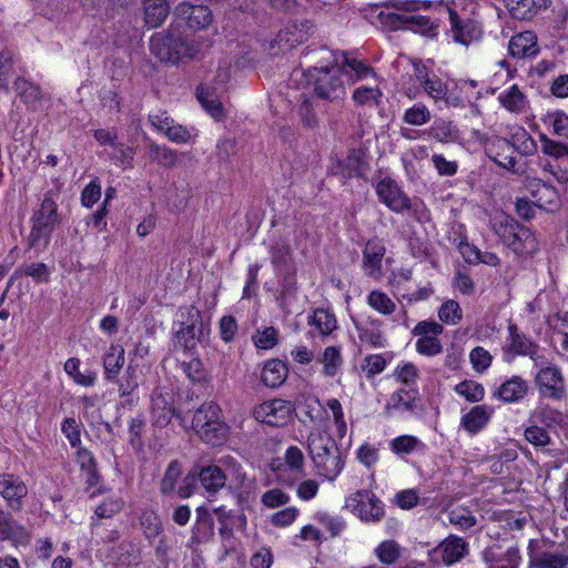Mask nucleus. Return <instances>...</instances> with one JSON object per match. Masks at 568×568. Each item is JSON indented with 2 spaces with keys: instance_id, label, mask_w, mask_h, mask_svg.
I'll list each match as a JSON object with an SVG mask.
<instances>
[{
  "instance_id": "f257e3e1",
  "label": "nucleus",
  "mask_w": 568,
  "mask_h": 568,
  "mask_svg": "<svg viewBox=\"0 0 568 568\" xmlns=\"http://www.w3.org/2000/svg\"><path fill=\"white\" fill-rule=\"evenodd\" d=\"M346 74L344 67L339 65L313 68L307 71L296 69L291 73L290 82L296 88L312 85V91L318 99L338 102L345 95V84L342 77Z\"/></svg>"
},
{
  "instance_id": "f03ea898",
  "label": "nucleus",
  "mask_w": 568,
  "mask_h": 568,
  "mask_svg": "<svg viewBox=\"0 0 568 568\" xmlns=\"http://www.w3.org/2000/svg\"><path fill=\"white\" fill-rule=\"evenodd\" d=\"M308 454L320 476L334 480L343 469V462L335 439L321 429L312 430L307 437Z\"/></svg>"
},
{
  "instance_id": "7ed1b4c3",
  "label": "nucleus",
  "mask_w": 568,
  "mask_h": 568,
  "mask_svg": "<svg viewBox=\"0 0 568 568\" xmlns=\"http://www.w3.org/2000/svg\"><path fill=\"white\" fill-rule=\"evenodd\" d=\"M31 231L28 236L30 248H45L51 235L60 224L61 217L58 213V204L49 194H45L38 210L31 216Z\"/></svg>"
},
{
  "instance_id": "20e7f679",
  "label": "nucleus",
  "mask_w": 568,
  "mask_h": 568,
  "mask_svg": "<svg viewBox=\"0 0 568 568\" xmlns=\"http://www.w3.org/2000/svg\"><path fill=\"white\" fill-rule=\"evenodd\" d=\"M150 50L160 61L172 63L179 62L184 57L192 58L196 53L195 47L174 29L153 34L150 40Z\"/></svg>"
},
{
  "instance_id": "39448f33",
  "label": "nucleus",
  "mask_w": 568,
  "mask_h": 568,
  "mask_svg": "<svg viewBox=\"0 0 568 568\" xmlns=\"http://www.w3.org/2000/svg\"><path fill=\"white\" fill-rule=\"evenodd\" d=\"M495 229L503 242L518 255L531 254L538 247L531 231L513 217L506 216Z\"/></svg>"
},
{
  "instance_id": "423d86ee",
  "label": "nucleus",
  "mask_w": 568,
  "mask_h": 568,
  "mask_svg": "<svg viewBox=\"0 0 568 568\" xmlns=\"http://www.w3.org/2000/svg\"><path fill=\"white\" fill-rule=\"evenodd\" d=\"M449 33L453 40L463 45L480 40L483 29L480 23L465 9L458 10L457 4L448 9Z\"/></svg>"
},
{
  "instance_id": "0eeeda50",
  "label": "nucleus",
  "mask_w": 568,
  "mask_h": 568,
  "mask_svg": "<svg viewBox=\"0 0 568 568\" xmlns=\"http://www.w3.org/2000/svg\"><path fill=\"white\" fill-rule=\"evenodd\" d=\"M181 328L176 332V344L185 351H193L202 333V318L200 311L193 306L180 307Z\"/></svg>"
},
{
  "instance_id": "6e6552de",
  "label": "nucleus",
  "mask_w": 568,
  "mask_h": 568,
  "mask_svg": "<svg viewBox=\"0 0 568 568\" xmlns=\"http://www.w3.org/2000/svg\"><path fill=\"white\" fill-rule=\"evenodd\" d=\"M295 406L292 402L275 398L263 402L253 410V415L260 423L274 427L286 426L293 418Z\"/></svg>"
},
{
  "instance_id": "1a4fd4ad",
  "label": "nucleus",
  "mask_w": 568,
  "mask_h": 568,
  "mask_svg": "<svg viewBox=\"0 0 568 568\" xmlns=\"http://www.w3.org/2000/svg\"><path fill=\"white\" fill-rule=\"evenodd\" d=\"M174 394L170 387L158 386L151 395V417L154 425L165 427L175 415Z\"/></svg>"
},
{
  "instance_id": "9d476101",
  "label": "nucleus",
  "mask_w": 568,
  "mask_h": 568,
  "mask_svg": "<svg viewBox=\"0 0 568 568\" xmlns=\"http://www.w3.org/2000/svg\"><path fill=\"white\" fill-rule=\"evenodd\" d=\"M0 495L13 511H20L23 507V499L28 495V487L24 481L13 474L0 475Z\"/></svg>"
},
{
  "instance_id": "9b49d317",
  "label": "nucleus",
  "mask_w": 568,
  "mask_h": 568,
  "mask_svg": "<svg viewBox=\"0 0 568 568\" xmlns=\"http://www.w3.org/2000/svg\"><path fill=\"white\" fill-rule=\"evenodd\" d=\"M376 193L379 200L396 213L410 207L409 197L390 179L382 180L376 186Z\"/></svg>"
},
{
  "instance_id": "f8f14e48",
  "label": "nucleus",
  "mask_w": 568,
  "mask_h": 568,
  "mask_svg": "<svg viewBox=\"0 0 568 568\" xmlns=\"http://www.w3.org/2000/svg\"><path fill=\"white\" fill-rule=\"evenodd\" d=\"M536 385L542 396L561 399L565 394V385L560 371L557 367H545L536 375Z\"/></svg>"
},
{
  "instance_id": "ddd939ff",
  "label": "nucleus",
  "mask_w": 568,
  "mask_h": 568,
  "mask_svg": "<svg viewBox=\"0 0 568 568\" xmlns=\"http://www.w3.org/2000/svg\"><path fill=\"white\" fill-rule=\"evenodd\" d=\"M0 540H9L16 547L30 542V532L18 524L12 515L0 505Z\"/></svg>"
},
{
  "instance_id": "4468645a",
  "label": "nucleus",
  "mask_w": 568,
  "mask_h": 568,
  "mask_svg": "<svg viewBox=\"0 0 568 568\" xmlns=\"http://www.w3.org/2000/svg\"><path fill=\"white\" fill-rule=\"evenodd\" d=\"M175 14L192 30L204 29L212 22V12L205 6L183 2L176 7Z\"/></svg>"
},
{
  "instance_id": "2eb2a0df",
  "label": "nucleus",
  "mask_w": 568,
  "mask_h": 568,
  "mask_svg": "<svg viewBox=\"0 0 568 568\" xmlns=\"http://www.w3.org/2000/svg\"><path fill=\"white\" fill-rule=\"evenodd\" d=\"M445 565L460 561L468 552V544L462 537L449 535L436 548Z\"/></svg>"
},
{
  "instance_id": "dca6fc26",
  "label": "nucleus",
  "mask_w": 568,
  "mask_h": 568,
  "mask_svg": "<svg viewBox=\"0 0 568 568\" xmlns=\"http://www.w3.org/2000/svg\"><path fill=\"white\" fill-rule=\"evenodd\" d=\"M484 560L487 568H518L520 562L519 550L515 547L500 551L499 547L485 549Z\"/></svg>"
},
{
  "instance_id": "f3484780",
  "label": "nucleus",
  "mask_w": 568,
  "mask_h": 568,
  "mask_svg": "<svg viewBox=\"0 0 568 568\" xmlns=\"http://www.w3.org/2000/svg\"><path fill=\"white\" fill-rule=\"evenodd\" d=\"M386 248L382 240H369L363 251V268L368 276H377L381 273L382 260Z\"/></svg>"
},
{
  "instance_id": "a211bd4d",
  "label": "nucleus",
  "mask_w": 568,
  "mask_h": 568,
  "mask_svg": "<svg viewBox=\"0 0 568 568\" xmlns=\"http://www.w3.org/2000/svg\"><path fill=\"white\" fill-rule=\"evenodd\" d=\"M508 50L514 58L518 59L535 55L538 52L536 34L525 31L514 36L509 41Z\"/></svg>"
},
{
  "instance_id": "6ab92c4d",
  "label": "nucleus",
  "mask_w": 568,
  "mask_h": 568,
  "mask_svg": "<svg viewBox=\"0 0 568 568\" xmlns=\"http://www.w3.org/2000/svg\"><path fill=\"white\" fill-rule=\"evenodd\" d=\"M141 555L139 547L132 541H122L114 546L110 554V562L120 567H130L140 562Z\"/></svg>"
},
{
  "instance_id": "aec40b11",
  "label": "nucleus",
  "mask_w": 568,
  "mask_h": 568,
  "mask_svg": "<svg viewBox=\"0 0 568 568\" xmlns=\"http://www.w3.org/2000/svg\"><path fill=\"white\" fill-rule=\"evenodd\" d=\"M530 565L534 568H567L568 554L544 551L534 556L535 540L529 541L528 546Z\"/></svg>"
},
{
  "instance_id": "412c9836",
  "label": "nucleus",
  "mask_w": 568,
  "mask_h": 568,
  "mask_svg": "<svg viewBox=\"0 0 568 568\" xmlns=\"http://www.w3.org/2000/svg\"><path fill=\"white\" fill-rule=\"evenodd\" d=\"M528 383L520 376H513L504 382L494 394L504 403H515L523 399L528 393Z\"/></svg>"
},
{
  "instance_id": "4be33fe9",
  "label": "nucleus",
  "mask_w": 568,
  "mask_h": 568,
  "mask_svg": "<svg viewBox=\"0 0 568 568\" xmlns=\"http://www.w3.org/2000/svg\"><path fill=\"white\" fill-rule=\"evenodd\" d=\"M508 331L510 339L508 351L515 355L529 356L531 359L536 361L538 345L527 338L524 334H520L516 324H510Z\"/></svg>"
},
{
  "instance_id": "5701e85b",
  "label": "nucleus",
  "mask_w": 568,
  "mask_h": 568,
  "mask_svg": "<svg viewBox=\"0 0 568 568\" xmlns=\"http://www.w3.org/2000/svg\"><path fill=\"white\" fill-rule=\"evenodd\" d=\"M144 22L150 28L160 27L170 13V4L166 0H144Z\"/></svg>"
},
{
  "instance_id": "b1692460",
  "label": "nucleus",
  "mask_w": 568,
  "mask_h": 568,
  "mask_svg": "<svg viewBox=\"0 0 568 568\" xmlns=\"http://www.w3.org/2000/svg\"><path fill=\"white\" fill-rule=\"evenodd\" d=\"M197 476L202 487L209 494H216L226 483L224 471L216 465L202 467Z\"/></svg>"
},
{
  "instance_id": "393cba45",
  "label": "nucleus",
  "mask_w": 568,
  "mask_h": 568,
  "mask_svg": "<svg viewBox=\"0 0 568 568\" xmlns=\"http://www.w3.org/2000/svg\"><path fill=\"white\" fill-rule=\"evenodd\" d=\"M125 362V351L119 344H112L103 357L105 378L113 381L118 377Z\"/></svg>"
},
{
  "instance_id": "a878e982",
  "label": "nucleus",
  "mask_w": 568,
  "mask_h": 568,
  "mask_svg": "<svg viewBox=\"0 0 568 568\" xmlns=\"http://www.w3.org/2000/svg\"><path fill=\"white\" fill-rule=\"evenodd\" d=\"M287 373L288 369L284 362L271 359L265 363L261 373V379L267 387L275 388L285 382Z\"/></svg>"
},
{
  "instance_id": "bb28decb",
  "label": "nucleus",
  "mask_w": 568,
  "mask_h": 568,
  "mask_svg": "<svg viewBox=\"0 0 568 568\" xmlns=\"http://www.w3.org/2000/svg\"><path fill=\"white\" fill-rule=\"evenodd\" d=\"M490 415L491 409H488L487 406H474L463 416L462 425L468 433L476 434L487 425Z\"/></svg>"
},
{
  "instance_id": "cd10ccee",
  "label": "nucleus",
  "mask_w": 568,
  "mask_h": 568,
  "mask_svg": "<svg viewBox=\"0 0 568 568\" xmlns=\"http://www.w3.org/2000/svg\"><path fill=\"white\" fill-rule=\"evenodd\" d=\"M298 115L301 123L306 129H314L318 125V119L314 112L315 98L311 91H303L298 97Z\"/></svg>"
},
{
  "instance_id": "c85d7f7f",
  "label": "nucleus",
  "mask_w": 568,
  "mask_h": 568,
  "mask_svg": "<svg viewBox=\"0 0 568 568\" xmlns=\"http://www.w3.org/2000/svg\"><path fill=\"white\" fill-rule=\"evenodd\" d=\"M227 430L229 427L224 422H222L221 417L202 429H195L196 434L203 442L213 446H219L225 442Z\"/></svg>"
},
{
  "instance_id": "c756f323",
  "label": "nucleus",
  "mask_w": 568,
  "mask_h": 568,
  "mask_svg": "<svg viewBox=\"0 0 568 568\" xmlns=\"http://www.w3.org/2000/svg\"><path fill=\"white\" fill-rule=\"evenodd\" d=\"M213 536V520L211 516L204 511L197 510L196 523L192 530L191 545H199L209 541Z\"/></svg>"
},
{
  "instance_id": "7c9ffc66",
  "label": "nucleus",
  "mask_w": 568,
  "mask_h": 568,
  "mask_svg": "<svg viewBox=\"0 0 568 568\" xmlns=\"http://www.w3.org/2000/svg\"><path fill=\"white\" fill-rule=\"evenodd\" d=\"M272 264L276 272L288 278L294 270L291 265L290 247L284 244L273 245L271 248Z\"/></svg>"
},
{
  "instance_id": "2f4dec72",
  "label": "nucleus",
  "mask_w": 568,
  "mask_h": 568,
  "mask_svg": "<svg viewBox=\"0 0 568 568\" xmlns=\"http://www.w3.org/2000/svg\"><path fill=\"white\" fill-rule=\"evenodd\" d=\"M449 524L456 526L460 530H468L477 525V518L473 511L465 506H455L447 510Z\"/></svg>"
},
{
  "instance_id": "473e14b6",
  "label": "nucleus",
  "mask_w": 568,
  "mask_h": 568,
  "mask_svg": "<svg viewBox=\"0 0 568 568\" xmlns=\"http://www.w3.org/2000/svg\"><path fill=\"white\" fill-rule=\"evenodd\" d=\"M221 417V409L215 403H204L193 415V429L204 428Z\"/></svg>"
},
{
  "instance_id": "72a5a7b5",
  "label": "nucleus",
  "mask_w": 568,
  "mask_h": 568,
  "mask_svg": "<svg viewBox=\"0 0 568 568\" xmlns=\"http://www.w3.org/2000/svg\"><path fill=\"white\" fill-rule=\"evenodd\" d=\"M366 504L361 506L358 516L367 523H378L384 517L383 503L372 493L367 495Z\"/></svg>"
},
{
  "instance_id": "f704fd0d",
  "label": "nucleus",
  "mask_w": 568,
  "mask_h": 568,
  "mask_svg": "<svg viewBox=\"0 0 568 568\" xmlns=\"http://www.w3.org/2000/svg\"><path fill=\"white\" fill-rule=\"evenodd\" d=\"M148 148L151 151V160L156 162L159 165L163 168H173L178 163L176 151L155 142H150Z\"/></svg>"
},
{
  "instance_id": "c9c22d12",
  "label": "nucleus",
  "mask_w": 568,
  "mask_h": 568,
  "mask_svg": "<svg viewBox=\"0 0 568 568\" xmlns=\"http://www.w3.org/2000/svg\"><path fill=\"white\" fill-rule=\"evenodd\" d=\"M498 99L503 106L510 112L520 113L526 108V97L516 84L511 85L505 94H500Z\"/></svg>"
},
{
  "instance_id": "e433bc0d",
  "label": "nucleus",
  "mask_w": 568,
  "mask_h": 568,
  "mask_svg": "<svg viewBox=\"0 0 568 568\" xmlns=\"http://www.w3.org/2000/svg\"><path fill=\"white\" fill-rule=\"evenodd\" d=\"M14 89L27 104L34 105L42 100L41 89L23 78H18L14 81Z\"/></svg>"
},
{
  "instance_id": "4c0bfd02",
  "label": "nucleus",
  "mask_w": 568,
  "mask_h": 568,
  "mask_svg": "<svg viewBox=\"0 0 568 568\" xmlns=\"http://www.w3.org/2000/svg\"><path fill=\"white\" fill-rule=\"evenodd\" d=\"M77 462L82 470L87 471V483L89 486H94L98 483L97 462L91 452L87 448H79L77 452Z\"/></svg>"
},
{
  "instance_id": "58836bf2",
  "label": "nucleus",
  "mask_w": 568,
  "mask_h": 568,
  "mask_svg": "<svg viewBox=\"0 0 568 568\" xmlns=\"http://www.w3.org/2000/svg\"><path fill=\"white\" fill-rule=\"evenodd\" d=\"M308 323L315 325L323 335H328L336 328V318L334 314L324 308H317Z\"/></svg>"
},
{
  "instance_id": "ea45409f",
  "label": "nucleus",
  "mask_w": 568,
  "mask_h": 568,
  "mask_svg": "<svg viewBox=\"0 0 568 568\" xmlns=\"http://www.w3.org/2000/svg\"><path fill=\"white\" fill-rule=\"evenodd\" d=\"M353 100L357 105H377L382 91L377 87H359L353 92Z\"/></svg>"
},
{
  "instance_id": "a19ab883",
  "label": "nucleus",
  "mask_w": 568,
  "mask_h": 568,
  "mask_svg": "<svg viewBox=\"0 0 568 568\" xmlns=\"http://www.w3.org/2000/svg\"><path fill=\"white\" fill-rule=\"evenodd\" d=\"M367 303L375 311L384 315L392 314L396 308L395 303L387 296V294L381 291L371 292L367 298Z\"/></svg>"
},
{
  "instance_id": "79ce46f5",
  "label": "nucleus",
  "mask_w": 568,
  "mask_h": 568,
  "mask_svg": "<svg viewBox=\"0 0 568 568\" xmlns=\"http://www.w3.org/2000/svg\"><path fill=\"white\" fill-rule=\"evenodd\" d=\"M457 394L464 396L470 403L480 402L484 398V387L474 381H464L456 385Z\"/></svg>"
},
{
  "instance_id": "37998d69",
  "label": "nucleus",
  "mask_w": 568,
  "mask_h": 568,
  "mask_svg": "<svg viewBox=\"0 0 568 568\" xmlns=\"http://www.w3.org/2000/svg\"><path fill=\"white\" fill-rule=\"evenodd\" d=\"M323 372L326 376H334L342 364L339 349L334 346L326 347L321 357Z\"/></svg>"
},
{
  "instance_id": "c03bdc74",
  "label": "nucleus",
  "mask_w": 568,
  "mask_h": 568,
  "mask_svg": "<svg viewBox=\"0 0 568 568\" xmlns=\"http://www.w3.org/2000/svg\"><path fill=\"white\" fill-rule=\"evenodd\" d=\"M139 386L138 367L130 364L122 377L119 379V394L121 397L129 396Z\"/></svg>"
},
{
  "instance_id": "a18cd8bd",
  "label": "nucleus",
  "mask_w": 568,
  "mask_h": 568,
  "mask_svg": "<svg viewBox=\"0 0 568 568\" xmlns=\"http://www.w3.org/2000/svg\"><path fill=\"white\" fill-rule=\"evenodd\" d=\"M182 475L181 465L173 460L169 464L164 476L161 480L160 490L162 494L168 495L175 489L176 483Z\"/></svg>"
},
{
  "instance_id": "49530a36",
  "label": "nucleus",
  "mask_w": 568,
  "mask_h": 568,
  "mask_svg": "<svg viewBox=\"0 0 568 568\" xmlns=\"http://www.w3.org/2000/svg\"><path fill=\"white\" fill-rule=\"evenodd\" d=\"M197 99L202 106L215 119H219L223 113L222 103L217 97L209 90L197 89Z\"/></svg>"
},
{
  "instance_id": "de8ad7c7",
  "label": "nucleus",
  "mask_w": 568,
  "mask_h": 568,
  "mask_svg": "<svg viewBox=\"0 0 568 568\" xmlns=\"http://www.w3.org/2000/svg\"><path fill=\"white\" fill-rule=\"evenodd\" d=\"M394 19V22H398V26L413 31H424L430 24L429 19L426 17L407 13L395 14Z\"/></svg>"
},
{
  "instance_id": "09e8293b",
  "label": "nucleus",
  "mask_w": 568,
  "mask_h": 568,
  "mask_svg": "<svg viewBox=\"0 0 568 568\" xmlns=\"http://www.w3.org/2000/svg\"><path fill=\"white\" fill-rule=\"evenodd\" d=\"M140 524L145 537L150 540L158 537L162 530L161 520L153 511H143L140 518Z\"/></svg>"
},
{
  "instance_id": "8fccbe9b",
  "label": "nucleus",
  "mask_w": 568,
  "mask_h": 568,
  "mask_svg": "<svg viewBox=\"0 0 568 568\" xmlns=\"http://www.w3.org/2000/svg\"><path fill=\"white\" fill-rule=\"evenodd\" d=\"M376 556L385 565H392L400 556V547L394 540L383 541L376 549Z\"/></svg>"
},
{
  "instance_id": "3c124183",
  "label": "nucleus",
  "mask_w": 568,
  "mask_h": 568,
  "mask_svg": "<svg viewBox=\"0 0 568 568\" xmlns=\"http://www.w3.org/2000/svg\"><path fill=\"white\" fill-rule=\"evenodd\" d=\"M438 316L446 324H457L462 320V308L453 300L446 301L438 311Z\"/></svg>"
},
{
  "instance_id": "603ef678",
  "label": "nucleus",
  "mask_w": 568,
  "mask_h": 568,
  "mask_svg": "<svg viewBox=\"0 0 568 568\" xmlns=\"http://www.w3.org/2000/svg\"><path fill=\"white\" fill-rule=\"evenodd\" d=\"M505 4L515 19H527L532 11L534 0H504Z\"/></svg>"
},
{
  "instance_id": "864d4df0",
  "label": "nucleus",
  "mask_w": 568,
  "mask_h": 568,
  "mask_svg": "<svg viewBox=\"0 0 568 568\" xmlns=\"http://www.w3.org/2000/svg\"><path fill=\"white\" fill-rule=\"evenodd\" d=\"M430 120V112L425 105H414L404 114V121L410 125H423Z\"/></svg>"
},
{
  "instance_id": "5fc2aeb1",
  "label": "nucleus",
  "mask_w": 568,
  "mask_h": 568,
  "mask_svg": "<svg viewBox=\"0 0 568 568\" xmlns=\"http://www.w3.org/2000/svg\"><path fill=\"white\" fill-rule=\"evenodd\" d=\"M256 347L262 349H270L277 344V332L274 327H266L263 331H257L253 336Z\"/></svg>"
},
{
  "instance_id": "6e6d98bb",
  "label": "nucleus",
  "mask_w": 568,
  "mask_h": 568,
  "mask_svg": "<svg viewBox=\"0 0 568 568\" xmlns=\"http://www.w3.org/2000/svg\"><path fill=\"white\" fill-rule=\"evenodd\" d=\"M424 91L434 100H442L447 95V85L435 74L422 85Z\"/></svg>"
},
{
  "instance_id": "4d7b16f0",
  "label": "nucleus",
  "mask_w": 568,
  "mask_h": 568,
  "mask_svg": "<svg viewBox=\"0 0 568 568\" xmlns=\"http://www.w3.org/2000/svg\"><path fill=\"white\" fill-rule=\"evenodd\" d=\"M418 353L427 356H434L442 352L440 341L436 336H422L416 342Z\"/></svg>"
},
{
  "instance_id": "13d9d810",
  "label": "nucleus",
  "mask_w": 568,
  "mask_h": 568,
  "mask_svg": "<svg viewBox=\"0 0 568 568\" xmlns=\"http://www.w3.org/2000/svg\"><path fill=\"white\" fill-rule=\"evenodd\" d=\"M541 148L542 152L547 155L554 156V158H562L568 156V146L556 142L549 138H547L545 134L540 136Z\"/></svg>"
},
{
  "instance_id": "bf43d9fd",
  "label": "nucleus",
  "mask_w": 568,
  "mask_h": 568,
  "mask_svg": "<svg viewBox=\"0 0 568 568\" xmlns=\"http://www.w3.org/2000/svg\"><path fill=\"white\" fill-rule=\"evenodd\" d=\"M101 197V185L98 179L91 181L81 193V202L84 206H93Z\"/></svg>"
},
{
  "instance_id": "052dcab7",
  "label": "nucleus",
  "mask_w": 568,
  "mask_h": 568,
  "mask_svg": "<svg viewBox=\"0 0 568 568\" xmlns=\"http://www.w3.org/2000/svg\"><path fill=\"white\" fill-rule=\"evenodd\" d=\"M358 337L362 343L368 344L372 347H383L384 338L378 328L358 327Z\"/></svg>"
},
{
  "instance_id": "680f3d73",
  "label": "nucleus",
  "mask_w": 568,
  "mask_h": 568,
  "mask_svg": "<svg viewBox=\"0 0 568 568\" xmlns=\"http://www.w3.org/2000/svg\"><path fill=\"white\" fill-rule=\"evenodd\" d=\"M470 361L477 372H484L490 366L491 356L485 348L478 346L470 352Z\"/></svg>"
},
{
  "instance_id": "e2e57ef3",
  "label": "nucleus",
  "mask_w": 568,
  "mask_h": 568,
  "mask_svg": "<svg viewBox=\"0 0 568 568\" xmlns=\"http://www.w3.org/2000/svg\"><path fill=\"white\" fill-rule=\"evenodd\" d=\"M317 520L329 531L331 537L338 536L345 528V523L342 519L333 517L328 514H318Z\"/></svg>"
},
{
  "instance_id": "0e129e2a",
  "label": "nucleus",
  "mask_w": 568,
  "mask_h": 568,
  "mask_svg": "<svg viewBox=\"0 0 568 568\" xmlns=\"http://www.w3.org/2000/svg\"><path fill=\"white\" fill-rule=\"evenodd\" d=\"M418 440L416 437L404 435L393 439L390 446L396 454H409L415 449Z\"/></svg>"
},
{
  "instance_id": "69168bd1",
  "label": "nucleus",
  "mask_w": 568,
  "mask_h": 568,
  "mask_svg": "<svg viewBox=\"0 0 568 568\" xmlns=\"http://www.w3.org/2000/svg\"><path fill=\"white\" fill-rule=\"evenodd\" d=\"M166 138L178 144L187 143L191 138V131L181 124L174 123L172 126L166 128Z\"/></svg>"
},
{
  "instance_id": "338daca9",
  "label": "nucleus",
  "mask_w": 568,
  "mask_h": 568,
  "mask_svg": "<svg viewBox=\"0 0 568 568\" xmlns=\"http://www.w3.org/2000/svg\"><path fill=\"white\" fill-rule=\"evenodd\" d=\"M526 439L535 446H546L550 443L548 432L538 426L528 427L525 430Z\"/></svg>"
},
{
  "instance_id": "774afa93",
  "label": "nucleus",
  "mask_w": 568,
  "mask_h": 568,
  "mask_svg": "<svg viewBox=\"0 0 568 568\" xmlns=\"http://www.w3.org/2000/svg\"><path fill=\"white\" fill-rule=\"evenodd\" d=\"M285 464L295 471H302L304 466V454L296 446H290L285 453Z\"/></svg>"
}]
</instances>
